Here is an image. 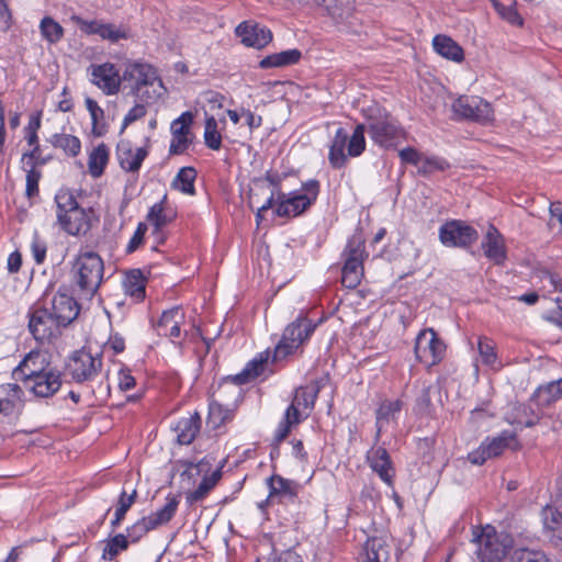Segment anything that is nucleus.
<instances>
[{
    "label": "nucleus",
    "mask_w": 562,
    "mask_h": 562,
    "mask_svg": "<svg viewBox=\"0 0 562 562\" xmlns=\"http://www.w3.org/2000/svg\"><path fill=\"white\" fill-rule=\"evenodd\" d=\"M477 239V231L460 220L448 221L439 228V240L446 247L469 249Z\"/></svg>",
    "instance_id": "obj_11"
},
{
    "label": "nucleus",
    "mask_w": 562,
    "mask_h": 562,
    "mask_svg": "<svg viewBox=\"0 0 562 562\" xmlns=\"http://www.w3.org/2000/svg\"><path fill=\"white\" fill-rule=\"evenodd\" d=\"M184 321V313L180 306H173L164 311L158 322L154 325L159 336L171 339L179 338L181 335L180 325Z\"/></svg>",
    "instance_id": "obj_22"
},
{
    "label": "nucleus",
    "mask_w": 562,
    "mask_h": 562,
    "mask_svg": "<svg viewBox=\"0 0 562 562\" xmlns=\"http://www.w3.org/2000/svg\"><path fill=\"white\" fill-rule=\"evenodd\" d=\"M77 23L80 30L86 34H97L103 40H109L113 43L122 38H127L126 32L115 27L113 24H105L99 21H86L80 18H77Z\"/></svg>",
    "instance_id": "obj_24"
},
{
    "label": "nucleus",
    "mask_w": 562,
    "mask_h": 562,
    "mask_svg": "<svg viewBox=\"0 0 562 562\" xmlns=\"http://www.w3.org/2000/svg\"><path fill=\"white\" fill-rule=\"evenodd\" d=\"M349 139V134L344 127L337 128L329 146L328 161L331 168L341 169L346 166L348 158L345 148Z\"/></svg>",
    "instance_id": "obj_26"
},
{
    "label": "nucleus",
    "mask_w": 562,
    "mask_h": 562,
    "mask_svg": "<svg viewBox=\"0 0 562 562\" xmlns=\"http://www.w3.org/2000/svg\"><path fill=\"white\" fill-rule=\"evenodd\" d=\"M414 352L419 362L432 367L442 361L446 345L432 328H426L417 335Z\"/></svg>",
    "instance_id": "obj_12"
},
{
    "label": "nucleus",
    "mask_w": 562,
    "mask_h": 562,
    "mask_svg": "<svg viewBox=\"0 0 562 562\" xmlns=\"http://www.w3.org/2000/svg\"><path fill=\"white\" fill-rule=\"evenodd\" d=\"M147 229L148 227L146 223H138L136 231L134 232L125 248L126 254L135 252L143 245Z\"/></svg>",
    "instance_id": "obj_57"
},
{
    "label": "nucleus",
    "mask_w": 562,
    "mask_h": 562,
    "mask_svg": "<svg viewBox=\"0 0 562 562\" xmlns=\"http://www.w3.org/2000/svg\"><path fill=\"white\" fill-rule=\"evenodd\" d=\"M286 176L288 175L285 172H278L273 170L266 171L263 180H266L272 187V191L266 203L262 204V210H270L274 203L280 200V194H285L281 190V183L286 178Z\"/></svg>",
    "instance_id": "obj_42"
},
{
    "label": "nucleus",
    "mask_w": 562,
    "mask_h": 562,
    "mask_svg": "<svg viewBox=\"0 0 562 562\" xmlns=\"http://www.w3.org/2000/svg\"><path fill=\"white\" fill-rule=\"evenodd\" d=\"M103 358L101 353L92 355L86 348L75 350L65 364V374L75 383L90 384L102 375Z\"/></svg>",
    "instance_id": "obj_6"
},
{
    "label": "nucleus",
    "mask_w": 562,
    "mask_h": 562,
    "mask_svg": "<svg viewBox=\"0 0 562 562\" xmlns=\"http://www.w3.org/2000/svg\"><path fill=\"white\" fill-rule=\"evenodd\" d=\"M363 276V263L356 259H345L341 271V283L347 289L357 288Z\"/></svg>",
    "instance_id": "obj_39"
},
{
    "label": "nucleus",
    "mask_w": 562,
    "mask_h": 562,
    "mask_svg": "<svg viewBox=\"0 0 562 562\" xmlns=\"http://www.w3.org/2000/svg\"><path fill=\"white\" fill-rule=\"evenodd\" d=\"M477 350L482 362L485 366L493 367L497 361V353L495 351L494 342L487 337H480L477 342Z\"/></svg>",
    "instance_id": "obj_49"
},
{
    "label": "nucleus",
    "mask_w": 562,
    "mask_h": 562,
    "mask_svg": "<svg viewBox=\"0 0 562 562\" xmlns=\"http://www.w3.org/2000/svg\"><path fill=\"white\" fill-rule=\"evenodd\" d=\"M204 142L213 150H218L222 146V136L217 131V123L214 117H209L205 122Z\"/></svg>",
    "instance_id": "obj_50"
},
{
    "label": "nucleus",
    "mask_w": 562,
    "mask_h": 562,
    "mask_svg": "<svg viewBox=\"0 0 562 562\" xmlns=\"http://www.w3.org/2000/svg\"><path fill=\"white\" fill-rule=\"evenodd\" d=\"M48 160L49 157H42L40 145H36L31 151L22 155V161H25L29 168H31V164H34V168H36V166H44Z\"/></svg>",
    "instance_id": "obj_60"
},
{
    "label": "nucleus",
    "mask_w": 562,
    "mask_h": 562,
    "mask_svg": "<svg viewBox=\"0 0 562 562\" xmlns=\"http://www.w3.org/2000/svg\"><path fill=\"white\" fill-rule=\"evenodd\" d=\"M448 168H450V164L440 157H429L424 160L423 169L425 172L432 170L445 171Z\"/></svg>",
    "instance_id": "obj_64"
},
{
    "label": "nucleus",
    "mask_w": 562,
    "mask_h": 562,
    "mask_svg": "<svg viewBox=\"0 0 562 562\" xmlns=\"http://www.w3.org/2000/svg\"><path fill=\"white\" fill-rule=\"evenodd\" d=\"M267 363L268 352H266V355L260 353L258 358L252 359L246 364L244 371H248V378L254 380L263 373Z\"/></svg>",
    "instance_id": "obj_56"
},
{
    "label": "nucleus",
    "mask_w": 562,
    "mask_h": 562,
    "mask_svg": "<svg viewBox=\"0 0 562 562\" xmlns=\"http://www.w3.org/2000/svg\"><path fill=\"white\" fill-rule=\"evenodd\" d=\"M364 243L356 237L351 238L344 251L346 259H356L363 263Z\"/></svg>",
    "instance_id": "obj_55"
},
{
    "label": "nucleus",
    "mask_w": 562,
    "mask_h": 562,
    "mask_svg": "<svg viewBox=\"0 0 562 562\" xmlns=\"http://www.w3.org/2000/svg\"><path fill=\"white\" fill-rule=\"evenodd\" d=\"M29 330L35 340L44 344L52 342L61 336L64 327L52 315L48 306L34 304L29 310Z\"/></svg>",
    "instance_id": "obj_10"
},
{
    "label": "nucleus",
    "mask_w": 562,
    "mask_h": 562,
    "mask_svg": "<svg viewBox=\"0 0 562 562\" xmlns=\"http://www.w3.org/2000/svg\"><path fill=\"white\" fill-rule=\"evenodd\" d=\"M196 170L193 167H182L171 182V188L181 191L184 194H195L194 182Z\"/></svg>",
    "instance_id": "obj_40"
},
{
    "label": "nucleus",
    "mask_w": 562,
    "mask_h": 562,
    "mask_svg": "<svg viewBox=\"0 0 562 562\" xmlns=\"http://www.w3.org/2000/svg\"><path fill=\"white\" fill-rule=\"evenodd\" d=\"M222 472L220 469L215 470L211 475L204 476L199 486L190 495L193 502L202 499L220 481Z\"/></svg>",
    "instance_id": "obj_48"
},
{
    "label": "nucleus",
    "mask_w": 562,
    "mask_h": 562,
    "mask_svg": "<svg viewBox=\"0 0 562 562\" xmlns=\"http://www.w3.org/2000/svg\"><path fill=\"white\" fill-rule=\"evenodd\" d=\"M193 123V115L191 112H183L179 117L171 123V142L169 146V155H182L192 144L190 137V127Z\"/></svg>",
    "instance_id": "obj_14"
},
{
    "label": "nucleus",
    "mask_w": 562,
    "mask_h": 562,
    "mask_svg": "<svg viewBox=\"0 0 562 562\" xmlns=\"http://www.w3.org/2000/svg\"><path fill=\"white\" fill-rule=\"evenodd\" d=\"M122 79L132 82L133 91L146 97L147 100L160 95V92L154 88L155 86L158 89L164 87L157 70L147 63H128L123 71Z\"/></svg>",
    "instance_id": "obj_9"
},
{
    "label": "nucleus",
    "mask_w": 562,
    "mask_h": 562,
    "mask_svg": "<svg viewBox=\"0 0 562 562\" xmlns=\"http://www.w3.org/2000/svg\"><path fill=\"white\" fill-rule=\"evenodd\" d=\"M431 407L430 386L422 389L417 400L416 409L418 413L428 414Z\"/></svg>",
    "instance_id": "obj_62"
},
{
    "label": "nucleus",
    "mask_w": 562,
    "mask_h": 562,
    "mask_svg": "<svg viewBox=\"0 0 562 562\" xmlns=\"http://www.w3.org/2000/svg\"><path fill=\"white\" fill-rule=\"evenodd\" d=\"M178 504L179 501L176 496H168L164 507L148 517L149 526L144 524L143 527H156L158 525L167 524L173 517Z\"/></svg>",
    "instance_id": "obj_44"
},
{
    "label": "nucleus",
    "mask_w": 562,
    "mask_h": 562,
    "mask_svg": "<svg viewBox=\"0 0 562 562\" xmlns=\"http://www.w3.org/2000/svg\"><path fill=\"white\" fill-rule=\"evenodd\" d=\"M123 288L127 295L134 297L137 301H142L145 297L146 291V279L140 269H132L125 273L123 280Z\"/></svg>",
    "instance_id": "obj_33"
},
{
    "label": "nucleus",
    "mask_w": 562,
    "mask_h": 562,
    "mask_svg": "<svg viewBox=\"0 0 562 562\" xmlns=\"http://www.w3.org/2000/svg\"><path fill=\"white\" fill-rule=\"evenodd\" d=\"M543 527H552L553 525H562V512L555 506L547 505L541 512Z\"/></svg>",
    "instance_id": "obj_58"
},
{
    "label": "nucleus",
    "mask_w": 562,
    "mask_h": 562,
    "mask_svg": "<svg viewBox=\"0 0 562 562\" xmlns=\"http://www.w3.org/2000/svg\"><path fill=\"white\" fill-rule=\"evenodd\" d=\"M167 194H164L162 199L149 209L146 220L154 227H164L175 218L172 210L167 207Z\"/></svg>",
    "instance_id": "obj_38"
},
{
    "label": "nucleus",
    "mask_w": 562,
    "mask_h": 562,
    "mask_svg": "<svg viewBox=\"0 0 562 562\" xmlns=\"http://www.w3.org/2000/svg\"><path fill=\"white\" fill-rule=\"evenodd\" d=\"M104 263L94 251L80 252L71 268V280L80 297L92 299L103 281Z\"/></svg>",
    "instance_id": "obj_1"
},
{
    "label": "nucleus",
    "mask_w": 562,
    "mask_h": 562,
    "mask_svg": "<svg viewBox=\"0 0 562 562\" xmlns=\"http://www.w3.org/2000/svg\"><path fill=\"white\" fill-rule=\"evenodd\" d=\"M550 217L548 227L551 232L562 235V202L555 201L550 204Z\"/></svg>",
    "instance_id": "obj_53"
},
{
    "label": "nucleus",
    "mask_w": 562,
    "mask_h": 562,
    "mask_svg": "<svg viewBox=\"0 0 562 562\" xmlns=\"http://www.w3.org/2000/svg\"><path fill=\"white\" fill-rule=\"evenodd\" d=\"M43 38L50 44H56L64 36L63 26L50 16H44L40 23Z\"/></svg>",
    "instance_id": "obj_46"
},
{
    "label": "nucleus",
    "mask_w": 562,
    "mask_h": 562,
    "mask_svg": "<svg viewBox=\"0 0 562 562\" xmlns=\"http://www.w3.org/2000/svg\"><path fill=\"white\" fill-rule=\"evenodd\" d=\"M201 429V417L199 413H194L188 418H181L176 427L177 441L180 445H190L200 432Z\"/></svg>",
    "instance_id": "obj_30"
},
{
    "label": "nucleus",
    "mask_w": 562,
    "mask_h": 562,
    "mask_svg": "<svg viewBox=\"0 0 562 562\" xmlns=\"http://www.w3.org/2000/svg\"><path fill=\"white\" fill-rule=\"evenodd\" d=\"M267 484L269 486V497L281 496L293 499L300 490L297 482L277 474L267 479Z\"/></svg>",
    "instance_id": "obj_31"
},
{
    "label": "nucleus",
    "mask_w": 562,
    "mask_h": 562,
    "mask_svg": "<svg viewBox=\"0 0 562 562\" xmlns=\"http://www.w3.org/2000/svg\"><path fill=\"white\" fill-rule=\"evenodd\" d=\"M55 148H60L70 157H76L81 150V142L77 136L70 134H54L49 138Z\"/></svg>",
    "instance_id": "obj_43"
},
{
    "label": "nucleus",
    "mask_w": 562,
    "mask_h": 562,
    "mask_svg": "<svg viewBox=\"0 0 562 562\" xmlns=\"http://www.w3.org/2000/svg\"><path fill=\"white\" fill-rule=\"evenodd\" d=\"M109 161V149L105 144L98 145L89 155L88 167L89 172L93 178H99L103 175L104 169Z\"/></svg>",
    "instance_id": "obj_41"
},
{
    "label": "nucleus",
    "mask_w": 562,
    "mask_h": 562,
    "mask_svg": "<svg viewBox=\"0 0 562 562\" xmlns=\"http://www.w3.org/2000/svg\"><path fill=\"white\" fill-rule=\"evenodd\" d=\"M56 215L60 227L72 236L86 235L91 229L92 210L79 206L76 198L68 190H59L55 195Z\"/></svg>",
    "instance_id": "obj_3"
},
{
    "label": "nucleus",
    "mask_w": 562,
    "mask_h": 562,
    "mask_svg": "<svg viewBox=\"0 0 562 562\" xmlns=\"http://www.w3.org/2000/svg\"><path fill=\"white\" fill-rule=\"evenodd\" d=\"M510 562H551L542 551L517 549L514 551Z\"/></svg>",
    "instance_id": "obj_52"
},
{
    "label": "nucleus",
    "mask_w": 562,
    "mask_h": 562,
    "mask_svg": "<svg viewBox=\"0 0 562 562\" xmlns=\"http://www.w3.org/2000/svg\"><path fill=\"white\" fill-rule=\"evenodd\" d=\"M403 402L401 400L383 401L376 409V437L380 436L383 428L395 419V415L401 412Z\"/></svg>",
    "instance_id": "obj_35"
},
{
    "label": "nucleus",
    "mask_w": 562,
    "mask_h": 562,
    "mask_svg": "<svg viewBox=\"0 0 562 562\" xmlns=\"http://www.w3.org/2000/svg\"><path fill=\"white\" fill-rule=\"evenodd\" d=\"M367 127L364 124H358L348 139V155L351 157L360 156L366 149L364 133Z\"/></svg>",
    "instance_id": "obj_47"
},
{
    "label": "nucleus",
    "mask_w": 562,
    "mask_h": 562,
    "mask_svg": "<svg viewBox=\"0 0 562 562\" xmlns=\"http://www.w3.org/2000/svg\"><path fill=\"white\" fill-rule=\"evenodd\" d=\"M26 171V188L25 193L27 198H33L38 194V181L42 177L40 170L34 168V164H31V168L25 169Z\"/></svg>",
    "instance_id": "obj_54"
},
{
    "label": "nucleus",
    "mask_w": 562,
    "mask_h": 562,
    "mask_svg": "<svg viewBox=\"0 0 562 562\" xmlns=\"http://www.w3.org/2000/svg\"><path fill=\"white\" fill-rule=\"evenodd\" d=\"M248 371H241L235 375H228L223 379L218 386V397L224 401L225 394L231 393L235 397V403L241 398V389L239 386L250 382Z\"/></svg>",
    "instance_id": "obj_34"
},
{
    "label": "nucleus",
    "mask_w": 562,
    "mask_h": 562,
    "mask_svg": "<svg viewBox=\"0 0 562 562\" xmlns=\"http://www.w3.org/2000/svg\"><path fill=\"white\" fill-rule=\"evenodd\" d=\"M92 83L102 89L108 95L115 94L120 91L122 76L115 65L104 63L102 65L92 66Z\"/></svg>",
    "instance_id": "obj_18"
},
{
    "label": "nucleus",
    "mask_w": 562,
    "mask_h": 562,
    "mask_svg": "<svg viewBox=\"0 0 562 562\" xmlns=\"http://www.w3.org/2000/svg\"><path fill=\"white\" fill-rule=\"evenodd\" d=\"M367 120V132L374 144L389 149L404 138L405 132L390 112L379 104L362 110Z\"/></svg>",
    "instance_id": "obj_2"
},
{
    "label": "nucleus",
    "mask_w": 562,
    "mask_h": 562,
    "mask_svg": "<svg viewBox=\"0 0 562 562\" xmlns=\"http://www.w3.org/2000/svg\"><path fill=\"white\" fill-rule=\"evenodd\" d=\"M432 47L437 54L449 60L461 63L464 59L463 48L448 35H436Z\"/></svg>",
    "instance_id": "obj_29"
},
{
    "label": "nucleus",
    "mask_w": 562,
    "mask_h": 562,
    "mask_svg": "<svg viewBox=\"0 0 562 562\" xmlns=\"http://www.w3.org/2000/svg\"><path fill=\"white\" fill-rule=\"evenodd\" d=\"M146 108L145 105L143 104H135L128 112L127 114L125 115L124 120H123V124H122V127H121V134L125 131V128L134 123L135 121L144 117L146 115Z\"/></svg>",
    "instance_id": "obj_61"
},
{
    "label": "nucleus",
    "mask_w": 562,
    "mask_h": 562,
    "mask_svg": "<svg viewBox=\"0 0 562 562\" xmlns=\"http://www.w3.org/2000/svg\"><path fill=\"white\" fill-rule=\"evenodd\" d=\"M301 58L302 53L300 49H288L266 56L259 61V67L262 69L286 67L297 64Z\"/></svg>",
    "instance_id": "obj_32"
},
{
    "label": "nucleus",
    "mask_w": 562,
    "mask_h": 562,
    "mask_svg": "<svg viewBox=\"0 0 562 562\" xmlns=\"http://www.w3.org/2000/svg\"><path fill=\"white\" fill-rule=\"evenodd\" d=\"M234 417V409L224 405L217 400H211L209 403L207 425L213 429H217Z\"/></svg>",
    "instance_id": "obj_36"
},
{
    "label": "nucleus",
    "mask_w": 562,
    "mask_h": 562,
    "mask_svg": "<svg viewBox=\"0 0 562 562\" xmlns=\"http://www.w3.org/2000/svg\"><path fill=\"white\" fill-rule=\"evenodd\" d=\"M316 326L317 324L306 315L300 314L285 327L280 341L274 348L273 361L283 360L288 356L293 355L310 339Z\"/></svg>",
    "instance_id": "obj_7"
},
{
    "label": "nucleus",
    "mask_w": 562,
    "mask_h": 562,
    "mask_svg": "<svg viewBox=\"0 0 562 562\" xmlns=\"http://www.w3.org/2000/svg\"><path fill=\"white\" fill-rule=\"evenodd\" d=\"M319 385L317 382H312L310 385L301 386L295 390L292 403L285 409L282 420L280 422L274 434V450H278L279 445L289 436L292 427L302 422L300 407L312 409L314 407Z\"/></svg>",
    "instance_id": "obj_4"
},
{
    "label": "nucleus",
    "mask_w": 562,
    "mask_h": 562,
    "mask_svg": "<svg viewBox=\"0 0 562 562\" xmlns=\"http://www.w3.org/2000/svg\"><path fill=\"white\" fill-rule=\"evenodd\" d=\"M491 458L499 457L505 449L510 448L512 443L518 445L516 434L510 430H504L496 437H487L483 440Z\"/></svg>",
    "instance_id": "obj_37"
},
{
    "label": "nucleus",
    "mask_w": 562,
    "mask_h": 562,
    "mask_svg": "<svg viewBox=\"0 0 562 562\" xmlns=\"http://www.w3.org/2000/svg\"><path fill=\"white\" fill-rule=\"evenodd\" d=\"M452 111L460 120L487 124L493 120L492 105L482 98L461 95L452 103Z\"/></svg>",
    "instance_id": "obj_13"
},
{
    "label": "nucleus",
    "mask_w": 562,
    "mask_h": 562,
    "mask_svg": "<svg viewBox=\"0 0 562 562\" xmlns=\"http://www.w3.org/2000/svg\"><path fill=\"white\" fill-rule=\"evenodd\" d=\"M472 530V541L477 544L481 562H499L514 546V538L506 529Z\"/></svg>",
    "instance_id": "obj_5"
},
{
    "label": "nucleus",
    "mask_w": 562,
    "mask_h": 562,
    "mask_svg": "<svg viewBox=\"0 0 562 562\" xmlns=\"http://www.w3.org/2000/svg\"><path fill=\"white\" fill-rule=\"evenodd\" d=\"M541 417L542 415L535 412L530 405L519 404L515 408L514 418L510 423L530 428L536 426L540 422Z\"/></svg>",
    "instance_id": "obj_45"
},
{
    "label": "nucleus",
    "mask_w": 562,
    "mask_h": 562,
    "mask_svg": "<svg viewBox=\"0 0 562 562\" xmlns=\"http://www.w3.org/2000/svg\"><path fill=\"white\" fill-rule=\"evenodd\" d=\"M304 193L293 191L280 194V200L274 203V213L279 217H296L308 210L319 194L318 180L311 179L302 184Z\"/></svg>",
    "instance_id": "obj_8"
},
{
    "label": "nucleus",
    "mask_w": 562,
    "mask_h": 562,
    "mask_svg": "<svg viewBox=\"0 0 562 562\" xmlns=\"http://www.w3.org/2000/svg\"><path fill=\"white\" fill-rule=\"evenodd\" d=\"M494 8L496 12L501 15V18L510 23L512 25L521 26L524 24V20L521 15L518 13L515 3L506 5L498 1H495Z\"/></svg>",
    "instance_id": "obj_51"
},
{
    "label": "nucleus",
    "mask_w": 562,
    "mask_h": 562,
    "mask_svg": "<svg viewBox=\"0 0 562 562\" xmlns=\"http://www.w3.org/2000/svg\"><path fill=\"white\" fill-rule=\"evenodd\" d=\"M367 458L370 467L379 474L381 480L387 484H392L393 468L387 450L379 447L378 449L370 451Z\"/></svg>",
    "instance_id": "obj_25"
},
{
    "label": "nucleus",
    "mask_w": 562,
    "mask_h": 562,
    "mask_svg": "<svg viewBox=\"0 0 562 562\" xmlns=\"http://www.w3.org/2000/svg\"><path fill=\"white\" fill-rule=\"evenodd\" d=\"M482 249L486 258L496 265H502L506 260V250L503 236L497 228L491 225L483 238Z\"/></svg>",
    "instance_id": "obj_23"
},
{
    "label": "nucleus",
    "mask_w": 562,
    "mask_h": 562,
    "mask_svg": "<svg viewBox=\"0 0 562 562\" xmlns=\"http://www.w3.org/2000/svg\"><path fill=\"white\" fill-rule=\"evenodd\" d=\"M48 308L64 328L69 326L78 317L80 312L78 302L60 290L53 296L50 307Z\"/></svg>",
    "instance_id": "obj_15"
},
{
    "label": "nucleus",
    "mask_w": 562,
    "mask_h": 562,
    "mask_svg": "<svg viewBox=\"0 0 562 562\" xmlns=\"http://www.w3.org/2000/svg\"><path fill=\"white\" fill-rule=\"evenodd\" d=\"M50 367L47 357L40 351H30L20 364L13 370L12 376L14 380H20L24 383L30 382L38 373H42Z\"/></svg>",
    "instance_id": "obj_16"
},
{
    "label": "nucleus",
    "mask_w": 562,
    "mask_h": 562,
    "mask_svg": "<svg viewBox=\"0 0 562 562\" xmlns=\"http://www.w3.org/2000/svg\"><path fill=\"white\" fill-rule=\"evenodd\" d=\"M562 398V378L540 385L533 392L530 402H535L538 407H549Z\"/></svg>",
    "instance_id": "obj_27"
},
{
    "label": "nucleus",
    "mask_w": 562,
    "mask_h": 562,
    "mask_svg": "<svg viewBox=\"0 0 562 562\" xmlns=\"http://www.w3.org/2000/svg\"><path fill=\"white\" fill-rule=\"evenodd\" d=\"M147 155L148 150L145 147H139L134 151L127 140H121L116 146L120 167L127 172H137Z\"/></svg>",
    "instance_id": "obj_21"
},
{
    "label": "nucleus",
    "mask_w": 562,
    "mask_h": 562,
    "mask_svg": "<svg viewBox=\"0 0 562 562\" xmlns=\"http://www.w3.org/2000/svg\"><path fill=\"white\" fill-rule=\"evenodd\" d=\"M236 34L246 46L255 48H262L272 41V33L268 27L247 21L236 27Z\"/></svg>",
    "instance_id": "obj_19"
},
{
    "label": "nucleus",
    "mask_w": 562,
    "mask_h": 562,
    "mask_svg": "<svg viewBox=\"0 0 562 562\" xmlns=\"http://www.w3.org/2000/svg\"><path fill=\"white\" fill-rule=\"evenodd\" d=\"M46 243L35 234L31 241L32 256L37 265H42L46 258Z\"/></svg>",
    "instance_id": "obj_59"
},
{
    "label": "nucleus",
    "mask_w": 562,
    "mask_h": 562,
    "mask_svg": "<svg viewBox=\"0 0 562 562\" xmlns=\"http://www.w3.org/2000/svg\"><path fill=\"white\" fill-rule=\"evenodd\" d=\"M363 549L361 562H390V548L384 538L369 536Z\"/></svg>",
    "instance_id": "obj_28"
},
{
    "label": "nucleus",
    "mask_w": 562,
    "mask_h": 562,
    "mask_svg": "<svg viewBox=\"0 0 562 562\" xmlns=\"http://www.w3.org/2000/svg\"><path fill=\"white\" fill-rule=\"evenodd\" d=\"M30 382L31 391L37 397H52L61 386V374L59 371L52 369L50 367L38 373Z\"/></svg>",
    "instance_id": "obj_20"
},
{
    "label": "nucleus",
    "mask_w": 562,
    "mask_h": 562,
    "mask_svg": "<svg viewBox=\"0 0 562 562\" xmlns=\"http://www.w3.org/2000/svg\"><path fill=\"white\" fill-rule=\"evenodd\" d=\"M398 156L403 164L413 166H417L422 160V154L413 147L403 148L400 150Z\"/></svg>",
    "instance_id": "obj_63"
},
{
    "label": "nucleus",
    "mask_w": 562,
    "mask_h": 562,
    "mask_svg": "<svg viewBox=\"0 0 562 562\" xmlns=\"http://www.w3.org/2000/svg\"><path fill=\"white\" fill-rule=\"evenodd\" d=\"M142 536L143 533H131L130 529H127L126 535L122 532H110L104 540L100 541V546L102 547L101 558L104 561L114 562L122 552L128 549L130 544L136 543Z\"/></svg>",
    "instance_id": "obj_17"
}]
</instances>
